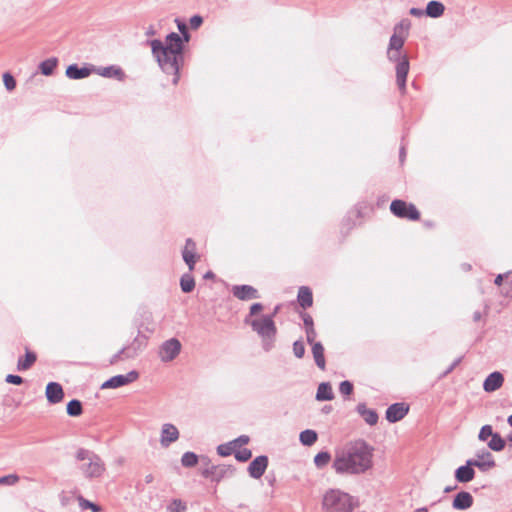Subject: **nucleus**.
I'll list each match as a JSON object with an SVG mask.
<instances>
[{
  "label": "nucleus",
  "instance_id": "f257e3e1",
  "mask_svg": "<svg viewBox=\"0 0 512 512\" xmlns=\"http://www.w3.org/2000/svg\"><path fill=\"white\" fill-rule=\"evenodd\" d=\"M374 448L363 439L347 442L335 449L332 469L337 475H360L373 466Z\"/></svg>",
  "mask_w": 512,
  "mask_h": 512
},
{
  "label": "nucleus",
  "instance_id": "f03ea898",
  "mask_svg": "<svg viewBox=\"0 0 512 512\" xmlns=\"http://www.w3.org/2000/svg\"><path fill=\"white\" fill-rule=\"evenodd\" d=\"M150 46L162 70L167 74H173L172 83L177 85L180 78L179 70L183 63V41L180 35L171 33L166 37L165 44L160 40H152Z\"/></svg>",
  "mask_w": 512,
  "mask_h": 512
},
{
  "label": "nucleus",
  "instance_id": "7ed1b4c3",
  "mask_svg": "<svg viewBox=\"0 0 512 512\" xmlns=\"http://www.w3.org/2000/svg\"><path fill=\"white\" fill-rule=\"evenodd\" d=\"M358 506L355 497L339 489H327L321 498L322 512H353Z\"/></svg>",
  "mask_w": 512,
  "mask_h": 512
},
{
  "label": "nucleus",
  "instance_id": "20e7f679",
  "mask_svg": "<svg viewBox=\"0 0 512 512\" xmlns=\"http://www.w3.org/2000/svg\"><path fill=\"white\" fill-rule=\"evenodd\" d=\"M76 459L83 462L80 470L87 478L100 477L105 471L103 461L92 451L81 448L76 453Z\"/></svg>",
  "mask_w": 512,
  "mask_h": 512
},
{
  "label": "nucleus",
  "instance_id": "39448f33",
  "mask_svg": "<svg viewBox=\"0 0 512 512\" xmlns=\"http://www.w3.org/2000/svg\"><path fill=\"white\" fill-rule=\"evenodd\" d=\"M245 322L250 324L252 329L262 338L264 349L269 351L276 335V326L272 316L266 315L251 321L247 317Z\"/></svg>",
  "mask_w": 512,
  "mask_h": 512
},
{
  "label": "nucleus",
  "instance_id": "423d86ee",
  "mask_svg": "<svg viewBox=\"0 0 512 512\" xmlns=\"http://www.w3.org/2000/svg\"><path fill=\"white\" fill-rule=\"evenodd\" d=\"M411 22L408 19H403L399 24L394 27V33L390 38L388 47V57L390 60H397L400 49L403 47L405 39L409 34Z\"/></svg>",
  "mask_w": 512,
  "mask_h": 512
},
{
  "label": "nucleus",
  "instance_id": "0eeeda50",
  "mask_svg": "<svg viewBox=\"0 0 512 512\" xmlns=\"http://www.w3.org/2000/svg\"><path fill=\"white\" fill-rule=\"evenodd\" d=\"M390 210L399 218H405L413 221L420 218V213L415 205L411 203L408 204L403 200H393L390 204Z\"/></svg>",
  "mask_w": 512,
  "mask_h": 512
},
{
  "label": "nucleus",
  "instance_id": "6e6552de",
  "mask_svg": "<svg viewBox=\"0 0 512 512\" xmlns=\"http://www.w3.org/2000/svg\"><path fill=\"white\" fill-rule=\"evenodd\" d=\"M234 467L231 465H212L202 469L201 474L205 478H210L212 481L219 482L226 477L234 474Z\"/></svg>",
  "mask_w": 512,
  "mask_h": 512
},
{
  "label": "nucleus",
  "instance_id": "1a4fd4ad",
  "mask_svg": "<svg viewBox=\"0 0 512 512\" xmlns=\"http://www.w3.org/2000/svg\"><path fill=\"white\" fill-rule=\"evenodd\" d=\"M180 350L181 343L179 340L172 338L161 345L159 356L164 362L172 361L180 353Z\"/></svg>",
  "mask_w": 512,
  "mask_h": 512
},
{
  "label": "nucleus",
  "instance_id": "9d476101",
  "mask_svg": "<svg viewBox=\"0 0 512 512\" xmlns=\"http://www.w3.org/2000/svg\"><path fill=\"white\" fill-rule=\"evenodd\" d=\"M138 377H139V374L136 371H130L126 375H116V376L111 377L107 381H105L102 384L101 388L102 389L119 388V387H122L124 385L134 382L135 380L138 379Z\"/></svg>",
  "mask_w": 512,
  "mask_h": 512
},
{
  "label": "nucleus",
  "instance_id": "9b49d317",
  "mask_svg": "<svg viewBox=\"0 0 512 512\" xmlns=\"http://www.w3.org/2000/svg\"><path fill=\"white\" fill-rule=\"evenodd\" d=\"M471 460L473 463H475V467H477L482 472H486L496 465L493 455L486 449L477 452L476 459Z\"/></svg>",
  "mask_w": 512,
  "mask_h": 512
},
{
  "label": "nucleus",
  "instance_id": "f8f14e48",
  "mask_svg": "<svg viewBox=\"0 0 512 512\" xmlns=\"http://www.w3.org/2000/svg\"><path fill=\"white\" fill-rule=\"evenodd\" d=\"M475 463L472 460H467L466 464L458 467L455 470L454 477L459 483H468L472 481L475 477Z\"/></svg>",
  "mask_w": 512,
  "mask_h": 512
},
{
  "label": "nucleus",
  "instance_id": "ddd939ff",
  "mask_svg": "<svg viewBox=\"0 0 512 512\" xmlns=\"http://www.w3.org/2000/svg\"><path fill=\"white\" fill-rule=\"evenodd\" d=\"M409 406L405 403H394L386 410V419L390 423H395L402 420L408 413Z\"/></svg>",
  "mask_w": 512,
  "mask_h": 512
},
{
  "label": "nucleus",
  "instance_id": "4468645a",
  "mask_svg": "<svg viewBox=\"0 0 512 512\" xmlns=\"http://www.w3.org/2000/svg\"><path fill=\"white\" fill-rule=\"evenodd\" d=\"M409 72V61L403 56L396 65V82L402 93L406 91V79Z\"/></svg>",
  "mask_w": 512,
  "mask_h": 512
},
{
  "label": "nucleus",
  "instance_id": "2eb2a0df",
  "mask_svg": "<svg viewBox=\"0 0 512 512\" xmlns=\"http://www.w3.org/2000/svg\"><path fill=\"white\" fill-rule=\"evenodd\" d=\"M268 466V458L265 455L257 456L248 466V473L254 479L263 476Z\"/></svg>",
  "mask_w": 512,
  "mask_h": 512
},
{
  "label": "nucleus",
  "instance_id": "dca6fc26",
  "mask_svg": "<svg viewBox=\"0 0 512 512\" xmlns=\"http://www.w3.org/2000/svg\"><path fill=\"white\" fill-rule=\"evenodd\" d=\"M178 438L179 431L175 425L170 423L162 425L160 443L163 447H168L171 443L177 441Z\"/></svg>",
  "mask_w": 512,
  "mask_h": 512
},
{
  "label": "nucleus",
  "instance_id": "f3484780",
  "mask_svg": "<svg viewBox=\"0 0 512 512\" xmlns=\"http://www.w3.org/2000/svg\"><path fill=\"white\" fill-rule=\"evenodd\" d=\"M474 498L467 491L458 492L452 501V507L455 510L464 511L468 510L473 506Z\"/></svg>",
  "mask_w": 512,
  "mask_h": 512
},
{
  "label": "nucleus",
  "instance_id": "a211bd4d",
  "mask_svg": "<svg viewBox=\"0 0 512 512\" xmlns=\"http://www.w3.org/2000/svg\"><path fill=\"white\" fill-rule=\"evenodd\" d=\"M182 257L184 262L188 265L189 270L192 271L199 256L196 254V244L190 238L186 240L185 247L182 251Z\"/></svg>",
  "mask_w": 512,
  "mask_h": 512
},
{
  "label": "nucleus",
  "instance_id": "6ab92c4d",
  "mask_svg": "<svg viewBox=\"0 0 512 512\" xmlns=\"http://www.w3.org/2000/svg\"><path fill=\"white\" fill-rule=\"evenodd\" d=\"M504 376L502 373L495 371L490 373L483 382V389L487 393H492L502 387Z\"/></svg>",
  "mask_w": 512,
  "mask_h": 512
},
{
  "label": "nucleus",
  "instance_id": "aec40b11",
  "mask_svg": "<svg viewBox=\"0 0 512 512\" xmlns=\"http://www.w3.org/2000/svg\"><path fill=\"white\" fill-rule=\"evenodd\" d=\"M46 398L49 403H60L64 398V391L62 386L57 382H49L45 391Z\"/></svg>",
  "mask_w": 512,
  "mask_h": 512
},
{
  "label": "nucleus",
  "instance_id": "412c9836",
  "mask_svg": "<svg viewBox=\"0 0 512 512\" xmlns=\"http://www.w3.org/2000/svg\"><path fill=\"white\" fill-rule=\"evenodd\" d=\"M232 293L239 300H251L259 298L258 291L250 285H236L232 288Z\"/></svg>",
  "mask_w": 512,
  "mask_h": 512
},
{
  "label": "nucleus",
  "instance_id": "4be33fe9",
  "mask_svg": "<svg viewBox=\"0 0 512 512\" xmlns=\"http://www.w3.org/2000/svg\"><path fill=\"white\" fill-rule=\"evenodd\" d=\"M139 350H140V344H138L137 339H135V341L133 342V344L131 346L125 347V348L121 349L118 353L113 355V357L110 360V363L115 364L123 358H126V359L134 358L138 354Z\"/></svg>",
  "mask_w": 512,
  "mask_h": 512
},
{
  "label": "nucleus",
  "instance_id": "5701e85b",
  "mask_svg": "<svg viewBox=\"0 0 512 512\" xmlns=\"http://www.w3.org/2000/svg\"><path fill=\"white\" fill-rule=\"evenodd\" d=\"M356 410L368 425L373 426L377 424L378 414L375 410L367 408L364 403H359Z\"/></svg>",
  "mask_w": 512,
  "mask_h": 512
},
{
  "label": "nucleus",
  "instance_id": "b1692460",
  "mask_svg": "<svg viewBox=\"0 0 512 512\" xmlns=\"http://www.w3.org/2000/svg\"><path fill=\"white\" fill-rule=\"evenodd\" d=\"M297 299H298L299 305L303 309L311 307L313 304L312 291L306 286L300 287L299 291H298Z\"/></svg>",
  "mask_w": 512,
  "mask_h": 512
},
{
  "label": "nucleus",
  "instance_id": "393cba45",
  "mask_svg": "<svg viewBox=\"0 0 512 512\" xmlns=\"http://www.w3.org/2000/svg\"><path fill=\"white\" fill-rule=\"evenodd\" d=\"M37 356L34 352L26 349L25 357L19 358L17 362V369L19 371H25L32 367V365L36 362Z\"/></svg>",
  "mask_w": 512,
  "mask_h": 512
},
{
  "label": "nucleus",
  "instance_id": "a878e982",
  "mask_svg": "<svg viewBox=\"0 0 512 512\" xmlns=\"http://www.w3.org/2000/svg\"><path fill=\"white\" fill-rule=\"evenodd\" d=\"M312 354L315 360L316 365L321 369H325V358H324V347L320 342L314 343L312 345Z\"/></svg>",
  "mask_w": 512,
  "mask_h": 512
},
{
  "label": "nucleus",
  "instance_id": "bb28decb",
  "mask_svg": "<svg viewBox=\"0 0 512 512\" xmlns=\"http://www.w3.org/2000/svg\"><path fill=\"white\" fill-rule=\"evenodd\" d=\"M334 398L332 387L329 383L323 382L318 386L316 399L318 401H329Z\"/></svg>",
  "mask_w": 512,
  "mask_h": 512
},
{
  "label": "nucleus",
  "instance_id": "cd10ccee",
  "mask_svg": "<svg viewBox=\"0 0 512 512\" xmlns=\"http://www.w3.org/2000/svg\"><path fill=\"white\" fill-rule=\"evenodd\" d=\"M444 11V5L438 1H430L426 7V14L432 18H438L442 16Z\"/></svg>",
  "mask_w": 512,
  "mask_h": 512
},
{
  "label": "nucleus",
  "instance_id": "c85d7f7f",
  "mask_svg": "<svg viewBox=\"0 0 512 512\" xmlns=\"http://www.w3.org/2000/svg\"><path fill=\"white\" fill-rule=\"evenodd\" d=\"M66 75L71 79H81L89 75V71L86 68H78L76 65H71L66 70Z\"/></svg>",
  "mask_w": 512,
  "mask_h": 512
},
{
  "label": "nucleus",
  "instance_id": "c756f323",
  "mask_svg": "<svg viewBox=\"0 0 512 512\" xmlns=\"http://www.w3.org/2000/svg\"><path fill=\"white\" fill-rule=\"evenodd\" d=\"M300 442L305 446H311L317 441V433L314 430L307 429L300 433Z\"/></svg>",
  "mask_w": 512,
  "mask_h": 512
},
{
  "label": "nucleus",
  "instance_id": "7c9ffc66",
  "mask_svg": "<svg viewBox=\"0 0 512 512\" xmlns=\"http://www.w3.org/2000/svg\"><path fill=\"white\" fill-rule=\"evenodd\" d=\"M57 59L56 58H49L43 62H41L39 68L43 75L49 76L52 75L55 68L57 67Z\"/></svg>",
  "mask_w": 512,
  "mask_h": 512
},
{
  "label": "nucleus",
  "instance_id": "2f4dec72",
  "mask_svg": "<svg viewBox=\"0 0 512 512\" xmlns=\"http://www.w3.org/2000/svg\"><path fill=\"white\" fill-rule=\"evenodd\" d=\"M180 287L184 293H189L195 288V281L191 274L182 275L180 279Z\"/></svg>",
  "mask_w": 512,
  "mask_h": 512
},
{
  "label": "nucleus",
  "instance_id": "473e14b6",
  "mask_svg": "<svg viewBox=\"0 0 512 512\" xmlns=\"http://www.w3.org/2000/svg\"><path fill=\"white\" fill-rule=\"evenodd\" d=\"M488 447L496 452L502 451L505 447V440L498 433H495L488 442Z\"/></svg>",
  "mask_w": 512,
  "mask_h": 512
},
{
  "label": "nucleus",
  "instance_id": "72a5a7b5",
  "mask_svg": "<svg viewBox=\"0 0 512 512\" xmlns=\"http://www.w3.org/2000/svg\"><path fill=\"white\" fill-rule=\"evenodd\" d=\"M83 412L82 404L79 400L73 399L67 404V414L72 417L80 416Z\"/></svg>",
  "mask_w": 512,
  "mask_h": 512
},
{
  "label": "nucleus",
  "instance_id": "f704fd0d",
  "mask_svg": "<svg viewBox=\"0 0 512 512\" xmlns=\"http://www.w3.org/2000/svg\"><path fill=\"white\" fill-rule=\"evenodd\" d=\"M198 463V456L193 452H185L181 458L184 467H194Z\"/></svg>",
  "mask_w": 512,
  "mask_h": 512
},
{
  "label": "nucleus",
  "instance_id": "c9c22d12",
  "mask_svg": "<svg viewBox=\"0 0 512 512\" xmlns=\"http://www.w3.org/2000/svg\"><path fill=\"white\" fill-rule=\"evenodd\" d=\"M330 460H331V455L326 451L319 452L314 457V463L317 468L325 467L330 462Z\"/></svg>",
  "mask_w": 512,
  "mask_h": 512
},
{
  "label": "nucleus",
  "instance_id": "e433bc0d",
  "mask_svg": "<svg viewBox=\"0 0 512 512\" xmlns=\"http://www.w3.org/2000/svg\"><path fill=\"white\" fill-rule=\"evenodd\" d=\"M186 504L180 499H174L168 506L167 512H185Z\"/></svg>",
  "mask_w": 512,
  "mask_h": 512
},
{
  "label": "nucleus",
  "instance_id": "4c0bfd02",
  "mask_svg": "<svg viewBox=\"0 0 512 512\" xmlns=\"http://www.w3.org/2000/svg\"><path fill=\"white\" fill-rule=\"evenodd\" d=\"M78 502H79V506L82 509H90L92 512H100L101 511V507L99 505L83 498L82 496L78 497Z\"/></svg>",
  "mask_w": 512,
  "mask_h": 512
},
{
  "label": "nucleus",
  "instance_id": "58836bf2",
  "mask_svg": "<svg viewBox=\"0 0 512 512\" xmlns=\"http://www.w3.org/2000/svg\"><path fill=\"white\" fill-rule=\"evenodd\" d=\"M235 449V445L233 442L227 443V444H221L217 447V452L221 456H229L232 454V452Z\"/></svg>",
  "mask_w": 512,
  "mask_h": 512
},
{
  "label": "nucleus",
  "instance_id": "ea45409f",
  "mask_svg": "<svg viewBox=\"0 0 512 512\" xmlns=\"http://www.w3.org/2000/svg\"><path fill=\"white\" fill-rule=\"evenodd\" d=\"M494 434L495 433L493 432V429H492L491 425H484L480 429L478 438L481 441H486L489 437H492V435H494Z\"/></svg>",
  "mask_w": 512,
  "mask_h": 512
},
{
  "label": "nucleus",
  "instance_id": "a19ab883",
  "mask_svg": "<svg viewBox=\"0 0 512 512\" xmlns=\"http://www.w3.org/2000/svg\"><path fill=\"white\" fill-rule=\"evenodd\" d=\"M252 457L251 450L244 448L235 452V458L240 462H246Z\"/></svg>",
  "mask_w": 512,
  "mask_h": 512
},
{
  "label": "nucleus",
  "instance_id": "79ce46f5",
  "mask_svg": "<svg viewBox=\"0 0 512 512\" xmlns=\"http://www.w3.org/2000/svg\"><path fill=\"white\" fill-rule=\"evenodd\" d=\"M293 353L299 359L304 356L305 346L302 341L297 340L293 343Z\"/></svg>",
  "mask_w": 512,
  "mask_h": 512
},
{
  "label": "nucleus",
  "instance_id": "37998d69",
  "mask_svg": "<svg viewBox=\"0 0 512 512\" xmlns=\"http://www.w3.org/2000/svg\"><path fill=\"white\" fill-rule=\"evenodd\" d=\"M19 481V476L16 474H9L0 477V485H15Z\"/></svg>",
  "mask_w": 512,
  "mask_h": 512
},
{
  "label": "nucleus",
  "instance_id": "c03bdc74",
  "mask_svg": "<svg viewBox=\"0 0 512 512\" xmlns=\"http://www.w3.org/2000/svg\"><path fill=\"white\" fill-rule=\"evenodd\" d=\"M3 83L7 90L12 91L16 87V81L14 77L10 73H4L3 75Z\"/></svg>",
  "mask_w": 512,
  "mask_h": 512
},
{
  "label": "nucleus",
  "instance_id": "a18cd8bd",
  "mask_svg": "<svg viewBox=\"0 0 512 512\" xmlns=\"http://www.w3.org/2000/svg\"><path fill=\"white\" fill-rule=\"evenodd\" d=\"M339 391L343 395H350L353 391V385L351 382L345 380L340 383Z\"/></svg>",
  "mask_w": 512,
  "mask_h": 512
},
{
  "label": "nucleus",
  "instance_id": "49530a36",
  "mask_svg": "<svg viewBox=\"0 0 512 512\" xmlns=\"http://www.w3.org/2000/svg\"><path fill=\"white\" fill-rule=\"evenodd\" d=\"M6 382L10 384L20 385L23 383V378L18 375L9 374L6 376Z\"/></svg>",
  "mask_w": 512,
  "mask_h": 512
},
{
  "label": "nucleus",
  "instance_id": "de8ad7c7",
  "mask_svg": "<svg viewBox=\"0 0 512 512\" xmlns=\"http://www.w3.org/2000/svg\"><path fill=\"white\" fill-rule=\"evenodd\" d=\"M306 338H307V342L311 345H313L315 342V338H316V331L314 329V327H308V329H306Z\"/></svg>",
  "mask_w": 512,
  "mask_h": 512
},
{
  "label": "nucleus",
  "instance_id": "09e8293b",
  "mask_svg": "<svg viewBox=\"0 0 512 512\" xmlns=\"http://www.w3.org/2000/svg\"><path fill=\"white\" fill-rule=\"evenodd\" d=\"M203 22V19L202 17L198 16V15H195L193 16L191 19H190V26L193 28V29H197Z\"/></svg>",
  "mask_w": 512,
  "mask_h": 512
},
{
  "label": "nucleus",
  "instance_id": "8fccbe9b",
  "mask_svg": "<svg viewBox=\"0 0 512 512\" xmlns=\"http://www.w3.org/2000/svg\"><path fill=\"white\" fill-rule=\"evenodd\" d=\"M301 316H302V319H303L306 329H308V327H314L313 319L309 314L303 313Z\"/></svg>",
  "mask_w": 512,
  "mask_h": 512
},
{
  "label": "nucleus",
  "instance_id": "3c124183",
  "mask_svg": "<svg viewBox=\"0 0 512 512\" xmlns=\"http://www.w3.org/2000/svg\"><path fill=\"white\" fill-rule=\"evenodd\" d=\"M232 442H233V444L235 445V447H236L237 445H239V446H240V445H245V444H247V443L249 442V437H248V436H246V435H242V436L238 437L237 439H235V440H234V441H232Z\"/></svg>",
  "mask_w": 512,
  "mask_h": 512
},
{
  "label": "nucleus",
  "instance_id": "603ef678",
  "mask_svg": "<svg viewBox=\"0 0 512 512\" xmlns=\"http://www.w3.org/2000/svg\"><path fill=\"white\" fill-rule=\"evenodd\" d=\"M263 305L261 303H254L250 307V316L257 314L258 312L262 311Z\"/></svg>",
  "mask_w": 512,
  "mask_h": 512
},
{
  "label": "nucleus",
  "instance_id": "864d4df0",
  "mask_svg": "<svg viewBox=\"0 0 512 512\" xmlns=\"http://www.w3.org/2000/svg\"><path fill=\"white\" fill-rule=\"evenodd\" d=\"M178 28L181 31V33L184 35L185 41L189 40V35L187 33V27L184 23H178Z\"/></svg>",
  "mask_w": 512,
  "mask_h": 512
},
{
  "label": "nucleus",
  "instance_id": "5fc2aeb1",
  "mask_svg": "<svg viewBox=\"0 0 512 512\" xmlns=\"http://www.w3.org/2000/svg\"><path fill=\"white\" fill-rule=\"evenodd\" d=\"M410 14L413 15V16L420 17V16L423 15V11L420 10V9H417V8H411L410 9Z\"/></svg>",
  "mask_w": 512,
  "mask_h": 512
},
{
  "label": "nucleus",
  "instance_id": "6e6d98bb",
  "mask_svg": "<svg viewBox=\"0 0 512 512\" xmlns=\"http://www.w3.org/2000/svg\"><path fill=\"white\" fill-rule=\"evenodd\" d=\"M504 276L503 274H499L496 276L495 280H494V283L497 285V286H500L502 284V281L504 279Z\"/></svg>",
  "mask_w": 512,
  "mask_h": 512
},
{
  "label": "nucleus",
  "instance_id": "4d7b16f0",
  "mask_svg": "<svg viewBox=\"0 0 512 512\" xmlns=\"http://www.w3.org/2000/svg\"><path fill=\"white\" fill-rule=\"evenodd\" d=\"M481 318H482V314H481V312H480V311H476V312H474V314H473V320H474L475 322H477V321L481 320Z\"/></svg>",
  "mask_w": 512,
  "mask_h": 512
},
{
  "label": "nucleus",
  "instance_id": "13d9d810",
  "mask_svg": "<svg viewBox=\"0 0 512 512\" xmlns=\"http://www.w3.org/2000/svg\"><path fill=\"white\" fill-rule=\"evenodd\" d=\"M459 362H460V360H459V359H458V360H456L455 362H453V364L450 366V368L447 370V372H446V373L451 372V371H452V370H453V369L458 365V363H459Z\"/></svg>",
  "mask_w": 512,
  "mask_h": 512
},
{
  "label": "nucleus",
  "instance_id": "bf43d9fd",
  "mask_svg": "<svg viewBox=\"0 0 512 512\" xmlns=\"http://www.w3.org/2000/svg\"><path fill=\"white\" fill-rule=\"evenodd\" d=\"M459 362H460V360H459V359H458V360H456L455 362H453V364L450 366V368L447 370V372H446V373L451 372V371H452V370H453V369L458 365V363H459Z\"/></svg>",
  "mask_w": 512,
  "mask_h": 512
},
{
  "label": "nucleus",
  "instance_id": "052dcab7",
  "mask_svg": "<svg viewBox=\"0 0 512 512\" xmlns=\"http://www.w3.org/2000/svg\"><path fill=\"white\" fill-rule=\"evenodd\" d=\"M456 488H457V486H447L444 488V492L449 493V492L455 490Z\"/></svg>",
  "mask_w": 512,
  "mask_h": 512
},
{
  "label": "nucleus",
  "instance_id": "680f3d73",
  "mask_svg": "<svg viewBox=\"0 0 512 512\" xmlns=\"http://www.w3.org/2000/svg\"><path fill=\"white\" fill-rule=\"evenodd\" d=\"M146 34H147L148 36H153V35H155V30H154L152 27H150V28L147 30Z\"/></svg>",
  "mask_w": 512,
  "mask_h": 512
},
{
  "label": "nucleus",
  "instance_id": "e2e57ef3",
  "mask_svg": "<svg viewBox=\"0 0 512 512\" xmlns=\"http://www.w3.org/2000/svg\"><path fill=\"white\" fill-rule=\"evenodd\" d=\"M413 512H429V511H428V508L421 507V508H418V509L414 510Z\"/></svg>",
  "mask_w": 512,
  "mask_h": 512
},
{
  "label": "nucleus",
  "instance_id": "0e129e2a",
  "mask_svg": "<svg viewBox=\"0 0 512 512\" xmlns=\"http://www.w3.org/2000/svg\"><path fill=\"white\" fill-rule=\"evenodd\" d=\"M507 422L512 427V414L508 417Z\"/></svg>",
  "mask_w": 512,
  "mask_h": 512
},
{
  "label": "nucleus",
  "instance_id": "69168bd1",
  "mask_svg": "<svg viewBox=\"0 0 512 512\" xmlns=\"http://www.w3.org/2000/svg\"><path fill=\"white\" fill-rule=\"evenodd\" d=\"M280 309V306H276L273 312V315L277 314Z\"/></svg>",
  "mask_w": 512,
  "mask_h": 512
},
{
  "label": "nucleus",
  "instance_id": "338daca9",
  "mask_svg": "<svg viewBox=\"0 0 512 512\" xmlns=\"http://www.w3.org/2000/svg\"><path fill=\"white\" fill-rule=\"evenodd\" d=\"M508 441H509L510 445L512 446V433L508 436Z\"/></svg>",
  "mask_w": 512,
  "mask_h": 512
},
{
  "label": "nucleus",
  "instance_id": "774afa93",
  "mask_svg": "<svg viewBox=\"0 0 512 512\" xmlns=\"http://www.w3.org/2000/svg\"><path fill=\"white\" fill-rule=\"evenodd\" d=\"M151 480H152V476L151 475L146 477V482H151Z\"/></svg>",
  "mask_w": 512,
  "mask_h": 512
}]
</instances>
